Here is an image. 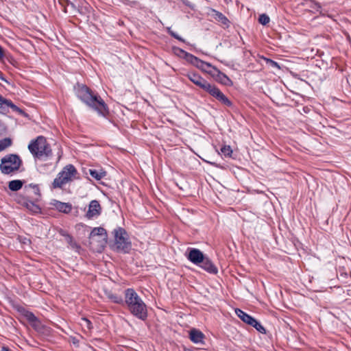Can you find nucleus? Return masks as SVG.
<instances>
[{"label": "nucleus", "mask_w": 351, "mask_h": 351, "mask_svg": "<svg viewBox=\"0 0 351 351\" xmlns=\"http://www.w3.org/2000/svg\"><path fill=\"white\" fill-rule=\"evenodd\" d=\"M77 95L81 101L97 111L99 115L106 117L109 114L108 108L101 97L97 94H94L86 86H79Z\"/></svg>", "instance_id": "1"}, {"label": "nucleus", "mask_w": 351, "mask_h": 351, "mask_svg": "<svg viewBox=\"0 0 351 351\" xmlns=\"http://www.w3.org/2000/svg\"><path fill=\"white\" fill-rule=\"evenodd\" d=\"M132 315L141 320L147 317V306L137 293L133 289L125 291L124 302Z\"/></svg>", "instance_id": "2"}, {"label": "nucleus", "mask_w": 351, "mask_h": 351, "mask_svg": "<svg viewBox=\"0 0 351 351\" xmlns=\"http://www.w3.org/2000/svg\"><path fill=\"white\" fill-rule=\"evenodd\" d=\"M28 149L31 154L38 158L49 157L51 154L49 145L43 136H39L36 139L32 141L28 145Z\"/></svg>", "instance_id": "3"}, {"label": "nucleus", "mask_w": 351, "mask_h": 351, "mask_svg": "<svg viewBox=\"0 0 351 351\" xmlns=\"http://www.w3.org/2000/svg\"><path fill=\"white\" fill-rule=\"evenodd\" d=\"M108 234L101 227L94 228L89 236V243L93 250L101 252L107 244Z\"/></svg>", "instance_id": "4"}, {"label": "nucleus", "mask_w": 351, "mask_h": 351, "mask_svg": "<svg viewBox=\"0 0 351 351\" xmlns=\"http://www.w3.org/2000/svg\"><path fill=\"white\" fill-rule=\"evenodd\" d=\"M22 160L17 154L5 155L1 160L0 171L3 174L8 175L17 171L22 165Z\"/></svg>", "instance_id": "5"}, {"label": "nucleus", "mask_w": 351, "mask_h": 351, "mask_svg": "<svg viewBox=\"0 0 351 351\" xmlns=\"http://www.w3.org/2000/svg\"><path fill=\"white\" fill-rule=\"evenodd\" d=\"M77 171L73 165H66L54 179L52 186L53 189L62 188L63 185L76 178Z\"/></svg>", "instance_id": "6"}, {"label": "nucleus", "mask_w": 351, "mask_h": 351, "mask_svg": "<svg viewBox=\"0 0 351 351\" xmlns=\"http://www.w3.org/2000/svg\"><path fill=\"white\" fill-rule=\"evenodd\" d=\"M114 248L119 252L128 253L132 247L126 231L122 228L114 230Z\"/></svg>", "instance_id": "7"}, {"label": "nucleus", "mask_w": 351, "mask_h": 351, "mask_svg": "<svg viewBox=\"0 0 351 351\" xmlns=\"http://www.w3.org/2000/svg\"><path fill=\"white\" fill-rule=\"evenodd\" d=\"M205 91L226 106H232V101L215 85L209 84Z\"/></svg>", "instance_id": "8"}, {"label": "nucleus", "mask_w": 351, "mask_h": 351, "mask_svg": "<svg viewBox=\"0 0 351 351\" xmlns=\"http://www.w3.org/2000/svg\"><path fill=\"white\" fill-rule=\"evenodd\" d=\"M188 251V254H186L188 260L196 265H200L204 257L202 252L197 248H189Z\"/></svg>", "instance_id": "9"}, {"label": "nucleus", "mask_w": 351, "mask_h": 351, "mask_svg": "<svg viewBox=\"0 0 351 351\" xmlns=\"http://www.w3.org/2000/svg\"><path fill=\"white\" fill-rule=\"evenodd\" d=\"M182 52L185 53L184 58L186 60V61H188L189 62H190L191 64H193L194 66L199 69L205 70L206 69L212 66V65L210 63L205 62L191 53L184 52V51H182Z\"/></svg>", "instance_id": "10"}, {"label": "nucleus", "mask_w": 351, "mask_h": 351, "mask_svg": "<svg viewBox=\"0 0 351 351\" xmlns=\"http://www.w3.org/2000/svg\"><path fill=\"white\" fill-rule=\"evenodd\" d=\"M101 212V207L97 200H92L89 205L86 217L88 219H93L100 215Z\"/></svg>", "instance_id": "11"}, {"label": "nucleus", "mask_w": 351, "mask_h": 351, "mask_svg": "<svg viewBox=\"0 0 351 351\" xmlns=\"http://www.w3.org/2000/svg\"><path fill=\"white\" fill-rule=\"evenodd\" d=\"M186 76L189 78L190 81H191L193 84L201 88L204 90H206V88L210 84L203 77H202L199 75L195 73L189 72L187 73Z\"/></svg>", "instance_id": "12"}, {"label": "nucleus", "mask_w": 351, "mask_h": 351, "mask_svg": "<svg viewBox=\"0 0 351 351\" xmlns=\"http://www.w3.org/2000/svg\"><path fill=\"white\" fill-rule=\"evenodd\" d=\"M51 204L56 210L64 213H69L72 209V205L70 203H64L55 199Z\"/></svg>", "instance_id": "13"}, {"label": "nucleus", "mask_w": 351, "mask_h": 351, "mask_svg": "<svg viewBox=\"0 0 351 351\" xmlns=\"http://www.w3.org/2000/svg\"><path fill=\"white\" fill-rule=\"evenodd\" d=\"M200 267L210 274H217L218 270L212 261L208 258L204 256V261L201 262Z\"/></svg>", "instance_id": "14"}, {"label": "nucleus", "mask_w": 351, "mask_h": 351, "mask_svg": "<svg viewBox=\"0 0 351 351\" xmlns=\"http://www.w3.org/2000/svg\"><path fill=\"white\" fill-rule=\"evenodd\" d=\"M189 337L193 343H199L204 342L205 335L200 330L193 328L190 331Z\"/></svg>", "instance_id": "15"}, {"label": "nucleus", "mask_w": 351, "mask_h": 351, "mask_svg": "<svg viewBox=\"0 0 351 351\" xmlns=\"http://www.w3.org/2000/svg\"><path fill=\"white\" fill-rule=\"evenodd\" d=\"M212 16L217 21L220 23L224 27H228L230 26V21L228 18L223 14L221 12H218L215 10H212Z\"/></svg>", "instance_id": "16"}, {"label": "nucleus", "mask_w": 351, "mask_h": 351, "mask_svg": "<svg viewBox=\"0 0 351 351\" xmlns=\"http://www.w3.org/2000/svg\"><path fill=\"white\" fill-rule=\"evenodd\" d=\"M210 68H213V69L215 71L217 80L220 83H221L222 84L226 85V86H232V82L226 74L221 72L219 69H217L215 66H212Z\"/></svg>", "instance_id": "17"}, {"label": "nucleus", "mask_w": 351, "mask_h": 351, "mask_svg": "<svg viewBox=\"0 0 351 351\" xmlns=\"http://www.w3.org/2000/svg\"><path fill=\"white\" fill-rule=\"evenodd\" d=\"M20 203L22 206H25L27 210L34 214L40 213V208L34 202L27 199H23L21 202H20Z\"/></svg>", "instance_id": "18"}, {"label": "nucleus", "mask_w": 351, "mask_h": 351, "mask_svg": "<svg viewBox=\"0 0 351 351\" xmlns=\"http://www.w3.org/2000/svg\"><path fill=\"white\" fill-rule=\"evenodd\" d=\"M8 108H11L14 111L16 112L20 111L19 108L14 105L11 101L8 100L0 95V109L2 110H5V109Z\"/></svg>", "instance_id": "19"}, {"label": "nucleus", "mask_w": 351, "mask_h": 351, "mask_svg": "<svg viewBox=\"0 0 351 351\" xmlns=\"http://www.w3.org/2000/svg\"><path fill=\"white\" fill-rule=\"evenodd\" d=\"M105 295L112 302L119 304H123L124 300L122 298L121 295H119L116 293H112L111 291L105 290L104 291Z\"/></svg>", "instance_id": "20"}, {"label": "nucleus", "mask_w": 351, "mask_h": 351, "mask_svg": "<svg viewBox=\"0 0 351 351\" xmlns=\"http://www.w3.org/2000/svg\"><path fill=\"white\" fill-rule=\"evenodd\" d=\"M235 313L236 315L245 323L250 325L253 320L254 319V317L250 316V315L247 314L242 310L239 308L235 309Z\"/></svg>", "instance_id": "21"}, {"label": "nucleus", "mask_w": 351, "mask_h": 351, "mask_svg": "<svg viewBox=\"0 0 351 351\" xmlns=\"http://www.w3.org/2000/svg\"><path fill=\"white\" fill-rule=\"evenodd\" d=\"M90 175L97 180H100L106 176V172L102 169H89Z\"/></svg>", "instance_id": "22"}, {"label": "nucleus", "mask_w": 351, "mask_h": 351, "mask_svg": "<svg viewBox=\"0 0 351 351\" xmlns=\"http://www.w3.org/2000/svg\"><path fill=\"white\" fill-rule=\"evenodd\" d=\"M23 186V182L19 180H12L9 182L8 187L12 191H17Z\"/></svg>", "instance_id": "23"}, {"label": "nucleus", "mask_w": 351, "mask_h": 351, "mask_svg": "<svg viewBox=\"0 0 351 351\" xmlns=\"http://www.w3.org/2000/svg\"><path fill=\"white\" fill-rule=\"evenodd\" d=\"M12 140L10 138H5L0 141V152L11 146Z\"/></svg>", "instance_id": "24"}, {"label": "nucleus", "mask_w": 351, "mask_h": 351, "mask_svg": "<svg viewBox=\"0 0 351 351\" xmlns=\"http://www.w3.org/2000/svg\"><path fill=\"white\" fill-rule=\"evenodd\" d=\"M250 326L254 327L259 332L262 334L266 333L265 328L256 319H254Z\"/></svg>", "instance_id": "25"}, {"label": "nucleus", "mask_w": 351, "mask_h": 351, "mask_svg": "<svg viewBox=\"0 0 351 351\" xmlns=\"http://www.w3.org/2000/svg\"><path fill=\"white\" fill-rule=\"evenodd\" d=\"M221 153L225 157H231L232 149L230 145H224L221 148Z\"/></svg>", "instance_id": "26"}, {"label": "nucleus", "mask_w": 351, "mask_h": 351, "mask_svg": "<svg viewBox=\"0 0 351 351\" xmlns=\"http://www.w3.org/2000/svg\"><path fill=\"white\" fill-rule=\"evenodd\" d=\"M24 315L30 323L33 324L38 322L37 317L34 315L33 313L30 311H26Z\"/></svg>", "instance_id": "27"}, {"label": "nucleus", "mask_w": 351, "mask_h": 351, "mask_svg": "<svg viewBox=\"0 0 351 351\" xmlns=\"http://www.w3.org/2000/svg\"><path fill=\"white\" fill-rule=\"evenodd\" d=\"M269 21V17L266 14H262L259 16L258 22L263 25L268 24Z\"/></svg>", "instance_id": "28"}, {"label": "nucleus", "mask_w": 351, "mask_h": 351, "mask_svg": "<svg viewBox=\"0 0 351 351\" xmlns=\"http://www.w3.org/2000/svg\"><path fill=\"white\" fill-rule=\"evenodd\" d=\"M167 32L174 38H176V39H177L178 40H180L182 42H184V40L182 38H181L178 34H176L173 31H172L171 27H168L167 28Z\"/></svg>", "instance_id": "29"}, {"label": "nucleus", "mask_w": 351, "mask_h": 351, "mask_svg": "<svg viewBox=\"0 0 351 351\" xmlns=\"http://www.w3.org/2000/svg\"><path fill=\"white\" fill-rule=\"evenodd\" d=\"M60 3L63 5V6H69L70 5L73 9H76V6L75 5L72 3L71 1H70L69 0H60Z\"/></svg>", "instance_id": "30"}, {"label": "nucleus", "mask_w": 351, "mask_h": 351, "mask_svg": "<svg viewBox=\"0 0 351 351\" xmlns=\"http://www.w3.org/2000/svg\"><path fill=\"white\" fill-rule=\"evenodd\" d=\"M67 241L68 243L71 245L73 248H77L78 245L77 243L73 241V237L70 235L67 236Z\"/></svg>", "instance_id": "31"}, {"label": "nucleus", "mask_w": 351, "mask_h": 351, "mask_svg": "<svg viewBox=\"0 0 351 351\" xmlns=\"http://www.w3.org/2000/svg\"><path fill=\"white\" fill-rule=\"evenodd\" d=\"M82 321L84 322V325L88 328L91 329L93 326L92 323L90 320H88L87 318L83 317L82 318Z\"/></svg>", "instance_id": "32"}, {"label": "nucleus", "mask_w": 351, "mask_h": 351, "mask_svg": "<svg viewBox=\"0 0 351 351\" xmlns=\"http://www.w3.org/2000/svg\"><path fill=\"white\" fill-rule=\"evenodd\" d=\"M19 239L20 242H21L23 244L29 245L30 243V240L26 237L22 238V237H19Z\"/></svg>", "instance_id": "33"}, {"label": "nucleus", "mask_w": 351, "mask_h": 351, "mask_svg": "<svg viewBox=\"0 0 351 351\" xmlns=\"http://www.w3.org/2000/svg\"><path fill=\"white\" fill-rule=\"evenodd\" d=\"M125 3L126 5H130V6H135L138 4V3L136 1H129V0H126Z\"/></svg>", "instance_id": "34"}, {"label": "nucleus", "mask_w": 351, "mask_h": 351, "mask_svg": "<svg viewBox=\"0 0 351 351\" xmlns=\"http://www.w3.org/2000/svg\"><path fill=\"white\" fill-rule=\"evenodd\" d=\"M267 62L270 64V65H271V66H273V67H278V68H279V66H278V63H277L276 62H275V61H274V60H270V59H267Z\"/></svg>", "instance_id": "35"}, {"label": "nucleus", "mask_w": 351, "mask_h": 351, "mask_svg": "<svg viewBox=\"0 0 351 351\" xmlns=\"http://www.w3.org/2000/svg\"><path fill=\"white\" fill-rule=\"evenodd\" d=\"M5 56V52L3 47L0 45V60H2Z\"/></svg>", "instance_id": "36"}, {"label": "nucleus", "mask_w": 351, "mask_h": 351, "mask_svg": "<svg viewBox=\"0 0 351 351\" xmlns=\"http://www.w3.org/2000/svg\"><path fill=\"white\" fill-rule=\"evenodd\" d=\"M34 193L38 195H40V193H39V189L38 187H36L34 186Z\"/></svg>", "instance_id": "37"}, {"label": "nucleus", "mask_w": 351, "mask_h": 351, "mask_svg": "<svg viewBox=\"0 0 351 351\" xmlns=\"http://www.w3.org/2000/svg\"><path fill=\"white\" fill-rule=\"evenodd\" d=\"M0 80H3V81L7 82V81L5 80V78L3 77V73H2V72H1V71H0Z\"/></svg>", "instance_id": "38"}, {"label": "nucleus", "mask_w": 351, "mask_h": 351, "mask_svg": "<svg viewBox=\"0 0 351 351\" xmlns=\"http://www.w3.org/2000/svg\"><path fill=\"white\" fill-rule=\"evenodd\" d=\"M1 351H10L7 347H3Z\"/></svg>", "instance_id": "39"}, {"label": "nucleus", "mask_w": 351, "mask_h": 351, "mask_svg": "<svg viewBox=\"0 0 351 351\" xmlns=\"http://www.w3.org/2000/svg\"><path fill=\"white\" fill-rule=\"evenodd\" d=\"M184 351H193V350H191V349H186V348H185V349L184 350Z\"/></svg>", "instance_id": "40"}]
</instances>
